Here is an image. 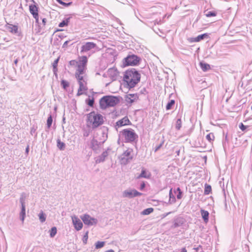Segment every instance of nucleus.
I'll list each match as a JSON object with an SVG mask.
<instances>
[{
    "mask_svg": "<svg viewBox=\"0 0 252 252\" xmlns=\"http://www.w3.org/2000/svg\"><path fill=\"white\" fill-rule=\"evenodd\" d=\"M35 129L34 128H32L31 129V134H32H32H33V133L35 132Z\"/></svg>",
    "mask_w": 252,
    "mask_h": 252,
    "instance_id": "nucleus-58",
    "label": "nucleus"
},
{
    "mask_svg": "<svg viewBox=\"0 0 252 252\" xmlns=\"http://www.w3.org/2000/svg\"><path fill=\"white\" fill-rule=\"evenodd\" d=\"M87 58L86 56H83L80 61V63L78 64L79 65H82L83 67H86L87 63Z\"/></svg>",
    "mask_w": 252,
    "mask_h": 252,
    "instance_id": "nucleus-27",
    "label": "nucleus"
},
{
    "mask_svg": "<svg viewBox=\"0 0 252 252\" xmlns=\"http://www.w3.org/2000/svg\"><path fill=\"white\" fill-rule=\"evenodd\" d=\"M46 22H47V20H46V18H43L42 19V26H41V25H38V29L37 31L36 32H40V29L45 26Z\"/></svg>",
    "mask_w": 252,
    "mask_h": 252,
    "instance_id": "nucleus-42",
    "label": "nucleus"
},
{
    "mask_svg": "<svg viewBox=\"0 0 252 252\" xmlns=\"http://www.w3.org/2000/svg\"><path fill=\"white\" fill-rule=\"evenodd\" d=\"M97 141L94 139H93L91 141V148L93 150H96L97 149Z\"/></svg>",
    "mask_w": 252,
    "mask_h": 252,
    "instance_id": "nucleus-39",
    "label": "nucleus"
},
{
    "mask_svg": "<svg viewBox=\"0 0 252 252\" xmlns=\"http://www.w3.org/2000/svg\"><path fill=\"white\" fill-rule=\"evenodd\" d=\"M86 67H83L82 65H79L78 64L77 69L75 72V74H78L79 75H83L84 74V71Z\"/></svg>",
    "mask_w": 252,
    "mask_h": 252,
    "instance_id": "nucleus-24",
    "label": "nucleus"
},
{
    "mask_svg": "<svg viewBox=\"0 0 252 252\" xmlns=\"http://www.w3.org/2000/svg\"><path fill=\"white\" fill-rule=\"evenodd\" d=\"M38 7L34 4H31L29 6V10L32 16H36L38 14Z\"/></svg>",
    "mask_w": 252,
    "mask_h": 252,
    "instance_id": "nucleus-17",
    "label": "nucleus"
},
{
    "mask_svg": "<svg viewBox=\"0 0 252 252\" xmlns=\"http://www.w3.org/2000/svg\"><path fill=\"white\" fill-rule=\"evenodd\" d=\"M52 122H53V119H52V116L50 115L48 117V119L47 120V126L48 128H49L51 127Z\"/></svg>",
    "mask_w": 252,
    "mask_h": 252,
    "instance_id": "nucleus-41",
    "label": "nucleus"
},
{
    "mask_svg": "<svg viewBox=\"0 0 252 252\" xmlns=\"http://www.w3.org/2000/svg\"><path fill=\"white\" fill-rule=\"evenodd\" d=\"M212 190L211 186L208 184H205L204 194L206 195L209 194Z\"/></svg>",
    "mask_w": 252,
    "mask_h": 252,
    "instance_id": "nucleus-30",
    "label": "nucleus"
},
{
    "mask_svg": "<svg viewBox=\"0 0 252 252\" xmlns=\"http://www.w3.org/2000/svg\"><path fill=\"white\" fill-rule=\"evenodd\" d=\"M206 138L209 142H211L215 138L214 134L213 133H209L206 135Z\"/></svg>",
    "mask_w": 252,
    "mask_h": 252,
    "instance_id": "nucleus-36",
    "label": "nucleus"
},
{
    "mask_svg": "<svg viewBox=\"0 0 252 252\" xmlns=\"http://www.w3.org/2000/svg\"><path fill=\"white\" fill-rule=\"evenodd\" d=\"M84 135L85 136H87L88 135H89V133L87 132H86L85 133H84Z\"/></svg>",
    "mask_w": 252,
    "mask_h": 252,
    "instance_id": "nucleus-61",
    "label": "nucleus"
},
{
    "mask_svg": "<svg viewBox=\"0 0 252 252\" xmlns=\"http://www.w3.org/2000/svg\"><path fill=\"white\" fill-rule=\"evenodd\" d=\"M175 104V100H170L167 104L166 106V109L167 110H170L171 109L172 106Z\"/></svg>",
    "mask_w": 252,
    "mask_h": 252,
    "instance_id": "nucleus-34",
    "label": "nucleus"
},
{
    "mask_svg": "<svg viewBox=\"0 0 252 252\" xmlns=\"http://www.w3.org/2000/svg\"><path fill=\"white\" fill-rule=\"evenodd\" d=\"M18 59H16V60L14 61V63H15V64H17V63H18Z\"/></svg>",
    "mask_w": 252,
    "mask_h": 252,
    "instance_id": "nucleus-63",
    "label": "nucleus"
},
{
    "mask_svg": "<svg viewBox=\"0 0 252 252\" xmlns=\"http://www.w3.org/2000/svg\"><path fill=\"white\" fill-rule=\"evenodd\" d=\"M130 123V121L127 117H125L123 119L119 120L116 123L115 126L121 127L123 126L129 125Z\"/></svg>",
    "mask_w": 252,
    "mask_h": 252,
    "instance_id": "nucleus-14",
    "label": "nucleus"
},
{
    "mask_svg": "<svg viewBox=\"0 0 252 252\" xmlns=\"http://www.w3.org/2000/svg\"><path fill=\"white\" fill-rule=\"evenodd\" d=\"M119 72L115 68H110L107 71L108 76L113 80H116L118 76Z\"/></svg>",
    "mask_w": 252,
    "mask_h": 252,
    "instance_id": "nucleus-12",
    "label": "nucleus"
},
{
    "mask_svg": "<svg viewBox=\"0 0 252 252\" xmlns=\"http://www.w3.org/2000/svg\"><path fill=\"white\" fill-rule=\"evenodd\" d=\"M119 139L118 143L120 144V138H124V141L126 143H132L137 141L138 135L135 132L134 130L131 128L125 129L121 131L119 134Z\"/></svg>",
    "mask_w": 252,
    "mask_h": 252,
    "instance_id": "nucleus-2",
    "label": "nucleus"
},
{
    "mask_svg": "<svg viewBox=\"0 0 252 252\" xmlns=\"http://www.w3.org/2000/svg\"><path fill=\"white\" fill-rule=\"evenodd\" d=\"M185 222L184 219L181 217H178L174 219L172 228H176L182 226Z\"/></svg>",
    "mask_w": 252,
    "mask_h": 252,
    "instance_id": "nucleus-15",
    "label": "nucleus"
},
{
    "mask_svg": "<svg viewBox=\"0 0 252 252\" xmlns=\"http://www.w3.org/2000/svg\"><path fill=\"white\" fill-rule=\"evenodd\" d=\"M104 244H105V242H103V241H97L96 243H95V248L96 249H100L101 248H102L104 246Z\"/></svg>",
    "mask_w": 252,
    "mask_h": 252,
    "instance_id": "nucleus-38",
    "label": "nucleus"
},
{
    "mask_svg": "<svg viewBox=\"0 0 252 252\" xmlns=\"http://www.w3.org/2000/svg\"><path fill=\"white\" fill-rule=\"evenodd\" d=\"M25 194L24 193H22L21 195V197L20 198V202L21 203V206H26L25 205Z\"/></svg>",
    "mask_w": 252,
    "mask_h": 252,
    "instance_id": "nucleus-35",
    "label": "nucleus"
},
{
    "mask_svg": "<svg viewBox=\"0 0 252 252\" xmlns=\"http://www.w3.org/2000/svg\"><path fill=\"white\" fill-rule=\"evenodd\" d=\"M72 4V2H64V4L63 5V6H65V7H68L70 5H71Z\"/></svg>",
    "mask_w": 252,
    "mask_h": 252,
    "instance_id": "nucleus-52",
    "label": "nucleus"
},
{
    "mask_svg": "<svg viewBox=\"0 0 252 252\" xmlns=\"http://www.w3.org/2000/svg\"><path fill=\"white\" fill-rule=\"evenodd\" d=\"M177 192H178L177 198L178 199H180L182 197V192L180 188H177L176 189L174 190V193H176Z\"/></svg>",
    "mask_w": 252,
    "mask_h": 252,
    "instance_id": "nucleus-33",
    "label": "nucleus"
},
{
    "mask_svg": "<svg viewBox=\"0 0 252 252\" xmlns=\"http://www.w3.org/2000/svg\"><path fill=\"white\" fill-rule=\"evenodd\" d=\"M182 126V121L181 119H178L176 121V128L179 130Z\"/></svg>",
    "mask_w": 252,
    "mask_h": 252,
    "instance_id": "nucleus-43",
    "label": "nucleus"
},
{
    "mask_svg": "<svg viewBox=\"0 0 252 252\" xmlns=\"http://www.w3.org/2000/svg\"><path fill=\"white\" fill-rule=\"evenodd\" d=\"M39 219L41 222H44L46 220V216L42 211H41L38 214Z\"/></svg>",
    "mask_w": 252,
    "mask_h": 252,
    "instance_id": "nucleus-26",
    "label": "nucleus"
},
{
    "mask_svg": "<svg viewBox=\"0 0 252 252\" xmlns=\"http://www.w3.org/2000/svg\"><path fill=\"white\" fill-rule=\"evenodd\" d=\"M57 147L60 150H63L65 148V144L58 139L57 140Z\"/></svg>",
    "mask_w": 252,
    "mask_h": 252,
    "instance_id": "nucleus-28",
    "label": "nucleus"
},
{
    "mask_svg": "<svg viewBox=\"0 0 252 252\" xmlns=\"http://www.w3.org/2000/svg\"><path fill=\"white\" fill-rule=\"evenodd\" d=\"M59 60H60V57H58L57 59H56L54 61V62H53V63L52 64L53 68H55V70H56V68H58L57 66H58V64Z\"/></svg>",
    "mask_w": 252,
    "mask_h": 252,
    "instance_id": "nucleus-44",
    "label": "nucleus"
},
{
    "mask_svg": "<svg viewBox=\"0 0 252 252\" xmlns=\"http://www.w3.org/2000/svg\"><path fill=\"white\" fill-rule=\"evenodd\" d=\"M57 1H58V2L60 4H61V5H63L64 2L62 0H58Z\"/></svg>",
    "mask_w": 252,
    "mask_h": 252,
    "instance_id": "nucleus-57",
    "label": "nucleus"
},
{
    "mask_svg": "<svg viewBox=\"0 0 252 252\" xmlns=\"http://www.w3.org/2000/svg\"><path fill=\"white\" fill-rule=\"evenodd\" d=\"M202 217L205 222H207L209 220V213L207 211L201 209L200 211Z\"/></svg>",
    "mask_w": 252,
    "mask_h": 252,
    "instance_id": "nucleus-20",
    "label": "nucleus"
},
{
    "mask_svg": "<svg viewBox=\"0 0 252 252\" xmlns=\"http://www.w3.org/2000/svg\"><path fill=\"white\" fill-rule=\"evenodd\" d=\"M140 61V58L135 55H128L125 58L124 64L125 66L136 65Z\"/></svg>",
    "mask_w": 252,
    "mask_h": 252,
    "instance_id": "nucleus-7",
    "label": "nucleus"
},
{
    "mask_svg": "<svg viewBox=\"0 0 252 252\" xmlns=\"http://www.w3.org/2000/svg\"><path fill=\"white\" fill-rule=\"evenodd\" d=\"M61 85L62 86V87L64 89H66V88L69 87V83L66 81V80H62L61 81Z\"/></svg>",
    "mask_w": 252,
    "mask_h": 252,
    "instance_id": "nucleus-40",
    "label": "nucleus"
},
{
    "mask_svg": "<svg viewBox=\"0 0 252 252\" xmlns=\"http://www.w3.org/2000/svg\"><path fill=\"white\" fill-rule=\"evenodd\" d=\"M154 211L153 208H148L145 210H144L141 214L143 215H148L151 214L152 212H153Z\"/></svg>",
    "mask_w": 252,
    "mask_h": 252,
    "instance_id": "nucleus-29",
    "label": "nucleus"
},
{
    "mask_svg": "<svg viewBox=\"0 0 252 252\" xmlns=\"http://www.w3.org/2000/svg\"><path fill=\"white\" fill-rule=\"evenodd\" d=\"M169 204H172L175 202L176 201V198L175 196L172 193V189H171L169 191Z\"/></svg>",
    "mask_w": 252,
    "mask_h": 252,
    "instance_id": "nucleus-23",
    "label": "nucleus"
},
{
    "mask_svg": "<svg viewBox=\"0 0 252 252\" xmlns=\"http://www.w3.org/2000/svg\"><path fill=\"white\" fill-rule=\"evenodd\" d=\"M69 21V18L62 21L59 25V27H64L67 26Z\"/></svg>",
    "mask_w": 252,
    "mask_h": 252,
    "instance_id": "nucleus-32",
    "label": "nucleus"
},
{
    "mask_svg": "<svg viewBox=\"0 0 252 252\" xmlns=\"http://www.w3.org/2000/svg\"><path fill=\"white\" fill-rule=\"evenodd\" d=\"M53 71L54 74L56 76V77H57V76H58V74H57L58 68H56V70L55 69V68H53Z\"/></svg>",
    "mask_w": 252,
    "mask_h": 252,
    "instance_id": "nucleus-53",
    "label": "nucleus"
},
{
    "mask_svg": "<svg viewBox=\"0 0 252 252\" xmlns=\"http://www.w3.org/2000/svg\"><path fill=\"white\" fill-rule=\"evenodd\" d=\"M145 187V182H143L141 185H140V190H143Z\"/></svg>",
    "mask_w": 252,
    "mask_h": 252,
    "instance_id": "nucleus-51",
    "label": "nucleus"
},
{
    "mask_svg": "<svg viewBox=\"0 0 252 252\" xmlns=\"http://www.w3.org/2000/svg\"><path fill=\"white\" fill-rule=\"evenodd\" d=\"M69 41H70V40H67V41H65L64 42V43L63 44V48L66 47L67 46V44H68V43H69Z\"/></svg>",
    "mask_w": 252,
    "mask_h": 252,
    "instance_id": "nucleus-55",
    "label": "nucleus"
},
{
    "mask_svg": "<svg viewBox=\"0 0 252 252\" xmlns=\"http://www.w3.org/2000/svg\"><path fill=\"white\" fill-rule=\"evenodd\" d=\"M150 177V173H147L146 170L144 168H143L141 173L136 177V179H139L142 178L149 179Z\"/></svg>",
    "mask_w": 252,
    "mask_h": 252,
    "instance_id": "nucleus-18",
    "label": "nucleus"
},
{
    "mask_svg": "<svg viewBox=\"0 0 252 252\" xmlns=\"http://www.w3.org/2000/svg\"><path fill=\"white\" fill-rule=\"evenodd\" d=\"M57 232V229L56 227H53L51 228V230H50V236L51 238L54 237Z\"/></svg>",
    "mask_w": 252,
    "mask_h": 252,
    "instance_id": "nucleus-31",
    "label": "nucleus"
},
{
    "mask_svg": "<svg viewBox=\"0 0 252 252\" xmlns=\"http://www.w3.org/2000/svg\"><path fill=\"white\" fill-rule=\"evenodd\" d=\"M108 156V152L107 151L103 152L100 156L97 158L96 159V163H100L105 160L106 157Z\"/></svg>",
    "mask_w": 252,
    "mask_h": 252,
    "instance_id": "nucleus-19",
    "label": "nucleus"
},
{
    "mask_svg": "<svg viewBox=\"0 0 252 252\" xmlns=\"http://www.w3.org/2000/svg\"><path fill=\"white\" fill-rule=\"evenodd\" d=\"M118 97L112 95H105L103 96L99 100L100 107L102 109H105L108 107H114L119 102Z\"/></svg>",
    "mask_w": 252,
    "mask_h": 252,
    "instance_id": "nucleus-3",
    "label": "nucleus"
},
{
    "mask_svg": "<svg viewBox=\"0 0 252 252\" xmlns=\"http://www.w3.org/2000/svg\"><path fill=\"white\" fill-rule=\"evenodd\" d=\"M86 101H87V104L89 106H93V105L94 104V102L93 98L92 99L89 98L88 99L86 100Z\"/></svg>",
    "mask_w": 252,
    "mask_h": 252,
    "instance_id": "nucleus-45",
    "label": "nucleus"
},
{
    "mask_svg": "<svg viewBox=\"0 0 252 252\" xmlns=\"http://www.w3.org/2000/svg\"><path fill=\"white\" fill-rule=\"evenodd\" d=\"M105 252H114V251L113 250H110Z\"/></svg>",
    "mask_w": 252,
    "mask_h": 252,
    "instance_id": "nucleus-62",
    "label": "nucleus"
},
{
    "mask_svg": "<svg viewBox=\"0 0 252 252\" xmlns=\"http://www.w3.org/2000/svg\"><path fill=\"white\" fill-rule=\"evenodd\" d=\"M88 122L92 124L93 128L97 127L103 123V116L98 113L93 111L87 115Z\"/></svg>",
    "mask_w": 252,
    "mask_h": 252,
    "instance_id": "nucleus-4",
    "label": "nucleus"
},
{
    "mask_svg": "<svg viewBox=\"0 0 252 252\" xmlns=\"http://www.w3.org/2000/svg\"><path fill=\"white\" fill-rule=\"evenodd\" d=\"M142 195V193L138 192L134 189L125 190L123 192V197H127L129 198H134L135 197L139 196Z\"/></svg>",
    "mask_w": 252,
    "mask_h": 252,
    "instance_id": "nucleus-9",
    "label": "nucleus"
},
{
    "mask_svg": "<svg viewBox=\"0 0 252 252\" xmlns=\"http://www.w3.org/2000/svg\"><path fill=\"white\" fill-rule=\"evenodd\" d=\"M88 239V231L86 232L85 234L84 235L82 241L84 244H87V240Z\"/></svg>",
    "mask_w": 252,
    "mask_h": 252,
    "instance_id": "nucleus-46",
    "label": "nucleus"
},
{
    "mask_svg": "<svg viewBox=\"0 0 252 252\" xmlns=\"http://www.w3.org/2000/svg\"><path fill=\"white\" fill-rule=\"evenodd\" d=\"M29 146H28L26 149V152L27 153H29Z\"/></svg>",
    "mask_w": 252,
    "mask_h": 252,
    "instance_id": "nucleus-60",
    "label": "nucleus"
},
{
    "mask_svg": "<svg viewBox=\"0 0 252 252\" xmlns=\"http://www.w3.org/2000/svg\"><path fill=\"white\" fill-rule=\"evenodd\" d=\"M208 36V35L207 33H203L202 34H200L195 37L191 38L190 39V41L192 42H197L205 39Z\"/></svg>",
    "mask_w": 252,
    "mask_h": 252,
    "instance_id": "nucleus-16",
    "label": "nucleus"
},
{
    "mask_svg": "<svg viewBox=\"0 0 252 252\" xmlns=\"http://www.w3.org/2000/svg\"><path fill=\"white\" fill-rule=\"evenodd\" d=\"M205 15L207 17L216 16L217 15V12L214 11H207L205 13Z\"/></svg>",
    "mask_w": 252,
    "mask_h": 252,
    "instance_id": "nucleus-37",
    "label": "nucleus"
},
{
    "mask_svg": "<svg viewBox=\"0 0 252 252\" xmlns=\"http://www.w3.org/2000/svg\"><path fill=\"white\" fill-rule=\"evenodd\" d=\"M75 77L77 78L79 85V88L78 90L77 95L78 96L82 95L84 91L87 90V83L84 79L83 75H79L75 74Z\"/></svg>",
    "mask_w": 252,
    "mask_h": 252,
    "instance_id": "nucleus-5",
    "label": "nucleus"
},
{
    "mask_svg": "<svg viewBox=\"0 0 252 252\" xmlns=\"http://www.w3.org/2000/svg\"><path fill=\"white\" fill-rule=\"evenodd\" d=\"M162 143H161V144H160L159 145L157 146L156 147V148H155V152L158 151V150L160 148V147L162 146Z\"/></svg>",
    "mask_w": 252,
    "mask_h": 252,
    "instance_id": "nucleus-54",
    "label": "nucleus"
},
{
    "mask_svg": "<svg viewBox=\"0 0 252 252\" xmlns=\"http://www.w3.org/2000/svg\"><path fill=\"white\" fill-rule=\"evenodd\" d=\"M33 17L35 19V23L39 25V15L37 14L36 16H33Z\"/></svg>",
    "mask_w": 252,
    "mask_h": 252,
    "instance_id": "nucleus-49",
    "label": "nucleus"
},
{
    "mask_svg": "<svg viewBox=\"0 0 252 252\" xmlns=\"http://www.w3.org/2000/svg\"><path fill=\"white\" fill-rule=\"evenodd\" d=\"M26 216V206H21V210L20 213V218L23 222Z\"/></svg>",
    "mask_w": 252,
    "mask_h": 252,
    "instance_id": "nucleus-21",
    "label": "nucleus"
},
{
    "mask_svg": "<svg viewBox=\"0 0 252 252\" xmlns=\"http://www.w3.org/2000/svg\"><path fill=\"white\" fill-rule=\"evenodd\" d=\"M57 1H58V2L60 4H61V5H63L64 2L62 0H58Z\"/></svg>",
    "mask_w": 252,
    "mask_h": 252,
    "instance_id": "nucleus-56",
    "label": "nucleus"
},
{
    "mask_svg": "<svg viewBox=\"0 0 252 252\" xmlns=\"http://www.w3.org/2000/svg\"><path fill=\"white\" fill-rule=\"evenodd\" d=\"M247 127V126L244 125L243 123H241L239 125V128L242 130L244 131Z\"/></svg>",
    "mask_w": 252,
    "mask_h": 252,
    "instance_id": "nucleus-48",
    "label": "nucleus"
},
{
    "mask_svg": "<svg viewBox=\"0 0 252 252\" xmlns=\"http://www.w3.org/2000/svg\"><path fill=\"white\" fill-rule=\"evenodd\" d=\"M96 46L95 43L92 42H88L83 45L81 47V52H87L91 50L94 49Z\"/></svg>",
    "mask_w": 252,
    "mask_h": 252,
    "instance_id": "nucleus-11",
    "label": "nucleus"
},
{
    "mask_svg": "<svg viewBox=\"0 0 252 252\" xmlns=\"http://www.w3.org/2000/svg\"><path fill=\"white\" fill-rule=\"evenodd\" d=\"M132 152V149L128 148L121 155L120 160L122 164L126 165L130 162L133 158V156L131 155Z\"/></svg>",
    "mask_w": 252,
    "mask_h": 252,
    "instance_id": "nucleus-6",
    "label": "nucleus"
},
{
    "mask_svg": "<svg viewBox=\"0 0 252 252\" xmlns=\"http://www.w3.org/2000/svg\"><path fill=\"white\" fill-rule=\"evenodd\" d=\"M138 96L137 94H127L125 96L126 101L129 103H132L137 100Z\"/></svg>",
    "mask_w": 252,
    "mask_h": 252,
    "instance_id": "nucleus-13",
    "label": "nucleus"
},
{
    "mask_svg": "<svg viewBox=\"0 0 252 252\" xmlns=\"http://www.w3.org/2000/svg\"><path fill=\"white\" fill-rule=\"evenodd\" d=\"M140 74L135 68H131L126 70L124 76V81L126 87L129 89L134 88L140 81Z\"/></svg>",
    "mask_w": 252,
    "mask_h": 252,
    "instance_id": "nucleus-1",
    "label": "nucleus"
},
{
    "mask_svg": "<svg viewBox=\"0 0 252 252\" xmlns=\"http://www.w3.org/2000/svg\"><path fill=\"white\" fill-rule=\"evenodd\" d=\"M78 64V62L75 60H71L69 62V64L71 66H76Z\"/></svg>",
    "mask_w": 252,
    "mask_h": 252,
    "instance_id": "nucleus-47",
    "label": "nucleus"
},
{
    "mask_svg": "<svg viewBox=\"0 0 252 252\" xmlns=\"http://www.w3.org/2000/svg\"><path fill=\"white\" fill-rule=\"evenodd\" d=\"M8 29L9 31L12 33L16 34L18 33V27L16 25H10L8 27Z\"/></svg>",
    "mask_w": 252,
    "mask_h": 252,
    "instance_id": "nucleus-25",
    "label": "nucleus"
},
{
    "mask_svg": "<svg viewBox=\"0 0 252 252\" xmlns=\"http://www.w3.org/2000/svg\"><path fill=\"white\" fill-rule=\"evenodd\" d=\"M72 223L74 225L75 229L77 231L80 230L83 226V223L81 220L78 218L77 216L74 215L71 216Z\"/></svg>",
    "mask_w": 252,
    "mask_h": 252,
    "instance_id": "nucleus-10",
    "label": "nucleus"
},
{
    "mask_svg": "<svg viewBox=\"0 0 252 252\" xmlns=\"http://www.w3.org/2000/svg\"><path fill=\"white\" fill-rule=\"evenodd\" d=\"M176 153H177V155H178V156H179V154H180V150L177 151L176 152Z\"/></svg>",
    "mask_w": 252,
    "mask_h": 252,
    "instance_id": "nucleus-64",
    "label": "nucleus"
},
{
    "mask_svg": "<svg viewBox=\"0 0 252 252\" xmlns=\"http://www.w3.org/2000/svg\"><path fill=\"white\" fill-rule=\"evenodd\" d=\"M200 66L203 71H207L210 69V65L205 63L200 62Z\"/></svg>",
    "mask_w": 252,
    "mask_h": 252,
    "instance_id": "nucleus-22",
    "label": "nucleus"
},
{
    "mask_svg": "<svg viewBox=\"0 0 252 252\" xmlns=\"http://www.w3.org/2000/svg\"><path fill=\"white\" fill-rule=\"evenodd\" d=\"M80 218L83 221L84 223L88 226L96 225L98 222L96 219L92 217L87 214L81 216Z\"/></svg>",
    "mask_w": 252,
    "mask_h": 252,
    "instance_id": "nucleus-8",
    "label": "nucleus"
},
{
    "mask_svg": "<svg viewBox=\"0 0 252 252\" xmlns=\"http://www.w3.org/2000/svg\"><path fill=\"white\" fill-rule=\"evenodd\" d=\"M181 252H187V251L185 248H183Z\"/></svg>",
    "mask_w": 252,
    "mask_h": 252,
    "instance_id": "nucleus-59",
    "label": "nucleus"
},
{
    "mask_svg": "<svg viewBox=\"0 0 252 252\" xmlns=\"http://www.w3.org/2000/svg\"><path fill=\"white\" fill-rule=\"evenodd\" d=\"M194 249L197 252H202V247L200 245L198 246L197 248H194Z\"/></svg>",
    "mask_w": 252,
    "mask_h": 252,
    "instance_id": "nucleus-50",
    "label": "nucleus"
}]
</instances>
